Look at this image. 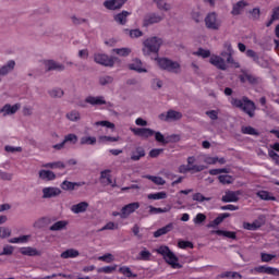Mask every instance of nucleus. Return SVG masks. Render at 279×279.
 Here are the masks:
<instances>
[{"instance_id":"obj_1","label":"nucleus","mask_w":279,"mask_h":279,"mask_svg":"<svg viewBox=\"0 0 279 279\" xmlns=\"http://www.w3.org/2000/svg\"><path fill=\"white\" fill-rule=\"evenodd\" d=\"M231 105H233L234 108H240V110L244 111L245 114L251 118H253L256 112V104L245 96L242 99L232 98Z\"/></svg>"},{"instance_id":"obj_2","label":"nucleus","mask_w":279,"mask_h":279,"mask_svg":"<svg viewBox=\"0 0 279 279\" xmlns=\"http://www.w3.org/2000/svg\"><path fill=\"white\" fill-rule=\"evenodd\" d=\"M157 254H160L172 269H182V265L178 263V256H175V253H173L169 246H160L157 248Z\"/></svg>"},{"instance_id":"obj_3","label":"nucleus","mask_w":279,"mask_h":279,"mask_svg":"<svg viewBox=\"0 0 279 279\" xmlns=\"http://www.w3.org/2000/svg\"><path fill=\"white\" fill-rule=\"evenodd\" d=\"M160 45H162V39L158 37H150L144 41V53L149 56V53H158L160 51Z\"/></svg>"},{"instance_id":"obj_4","label":"nucleus","mask_w":279,"mask_h":279,"mask_svg":"<svg viewBox=\"0 0 279 279\" xmlns=\"http://www.w3.org/2000/svg\"><path fill=\"white\" fill-rule=\"evenodd\" d=\"M157 62L160 69H163V71H169L170 73H180V63L175 61L167 58H161L158 59Z\"/></svg>"},{"instance_id":"obj_5","label":"nucleus","mask_w":279,"mask_h":279,"mask_svg":"<svg viewBox=\"0 0 279 279\" xmlns=\"http://www.w3.org/2000/svg\"><path fill=\"white\" fill-rule=\"evenodd\" d=\"M205 25L207 29L217 31L221 27V21L217 19V13L211 12L205 17Z\"/></svg>"},{"instance_id":"obj_6","label":"nucleus","mask_w":279,"mask_h":279,"mask_svg":"<svg viewBox=\"0 0 279 279\" xmlns=\"http://www.w3.org/2000/svg\"><path fill=\"white\" fill-rule=\"evenodd\" d=\"M94 60L97 64H101L102 66H114V62L119 60L117 57H108V54H95Z\"/></svg>"},{"instance_id":"obj_7","label":"nucleus","mask_w":279,"mask_h":279,"mask_svg":"<svg viewBox=\"0 0 279 279\" xmlns=\"http://www.w3.org/2000/svg\"><path fill=\"white\" fill-rule=\"evenodd\" d=\"M239 80L241 84H245L246 82H248L252 86H257V84L262 82L260 77L247 73V71H242V73L239 75Z\"/></svg>"},{"instance_id":"obj_8","label":"nucleus","mask_w":279,"mask_h":279,"mask_svg":"<svg viewBox=\"0 0 279 279\" xmlns=\"http://www.w3.org/2000/svg\"><path fill=\"white\" fill-rule=\"evenodd\" d=\"M154 136H155V141H157V143H161L162 145H169V143L180 142V135H177V134H172L167 138H165V135H162V133L157 131L154 133Z\"/></svg>"},{"instance_id":"obj_9","label":"nucleus","mask_w":279,"mask_h":279,"mask_svg":"<svg viewBox=\"0 0 279 279\" xmlns=\"http://www.w3.org/2000/svg\"><path fill=\"white\" fill-rule=\"evenodd\" d=\"M131 132L134 134V136H140V138H150V136H154L156 134V131L149 129V128H133L131 129Z\"/></svg>"},{"instance_id":"obj_10","label":"nucleus","mask_w":279,"mask_h":279,"mask_svg":"<svg viewBox=\"0 0 279 279\" xmlns=\"http://www.w3.org/2000/svg\"><path fill=\"white\" fill-rule=\"evenodd\" d=\"M165 19V15H160L157 13H149L145 15L143 25L144 27H149V25H154L156 23H160Z\"/></svg>"},{"instance_id":"obj_11","label":"nucleus","mask_w":279,"mask_h":279,"mask_svg":"<svg viewBox=\"0 0 279 279\" xmlns=\"http://www.w3.org/2000/svg\"><path fill=\"white\" fill-rule=\"evenodd\" d=\"M252 271H256V274H267L268 276H276L279 278V269L271 266H257Z\"/></svg>"},{"instance_id":"obj_12","label":"nucleus","mask_w":279,"mask_h":279,"mask_svg":"<svg viewBox=\"0 0 279 279\" xmlns=\"http://www.w3.org/2000/svg\"><path fill=\"white\" fill-rule=\"evenodd\" d=\"M62 191L58 187H44L43 197L44 199H51V197H58Z\"/></svg>"},{"instance_id":"obj_13","label":"nucleus","mask_w":279,"mask_h":279,"mask_svg":"<svg viewBox=\"0 0 279 279\" xmlns=\"http://www.w3.org/2000/svg\"><path fill=\"white\" fill-rule=\"evenodd\" d=\"M125 1L128 0H107L104 2V5L107 10H120V8L125 5Z\"/></svg>"},{"instance_id":"obj_14","label":"nucleus","mask_w":279,"mask_h":279,"mask_svg":"<svg viewBox=\"0 0 279 279\" xmlns=\"http://www.w3.org/2000/svg\"><path fill=\"white\" fill-rule=\"evenodd\" d=\"M204 169H206L205 166L181 165L179 167V173H189V171H193L194 173H199L201 171H204Z\"/></svg>"},{"instance_id":"obj_15","label":"nucleus","mask_w":279,"mask_h":279,"mask_svg":"<svg viewBox=\"0 0 279 279\" xmlns=\"http://www.w3.org/2000/svg\"><path fill=\"white\" fill-rule=\"evenodd\" d=\"M209 62L217 69H220V71H226L227 69L226 60H223V58L219 56H211L209 59Z\"/></svg>"},{"instance_id":"obj_16","label":"nucleus","mask_w":279,"mask_h":279,"mask_svg":"<svg viewBox=\"0 0 279 279\" xmlns=\"http://www.w3.org/2000/svg\"><path fill=\"white\" fill-rule=\"evenodd\" d=\"M85 104H89L90 106H106V99L104 98V96H87L85 98Z\"/></svg>"},{"instance_id":"obj_17","label":"nucleus","mask_w":279,"mask_h":279,"mask_svg":"<svg viewBox=\"0 0 279 279\" xmlns=\"http://www.w3.org/2000/svg\"><path fill=\"white\" fill-rule=\"evenodd\" d=\"M230 217L229 213L220 214L218 217H216L213 221H210L206 228H217V226H221L226 219Z\"/></svg>"},{"instance_id":"obj_18","label":"nucleus","mask_w":279,"mask_h":279,"mask_svg":"<svg viewBox=\"0 0 279 279\" xmlns=\"http://www.w3.org/2000/svg\"><path fill=\"white\" fill-rule=\"evenodd\" d=\"M20 254L23 256H43V252L32 246L21 247Z\"/></svg>"},{"instance_id":"obj_19","label":"nucleus","mask_w":279,"mask_h":279,"mask_svg":"<svg viewBox=\"0 0 279 279\" xmlns=\"http://www.w3.org/2000/svg\"><path fill=\"white\" fill-rule=\"evenodd\" d=\"M245 8H247V2L245 0H240L233 4L231 14L233 16H239V14H241L242 10H245Z\"/></svg>"},{"instance_id":"obj_20","label":"nucleus","mask_w":279,"mask_h":279,"mask_svg":"<svg viewBox=\"0 0 279 279\" xmlns=\"http://www.w3.org/2000/svg\"><path fill=\"white\" fill-rule=\"evenodd\" d=\"M129 69L131 71H136L137 73H147V69L143 68V62L141 59L133 60V62L129 65Z\"/></svg>"},{"instance_id":"obj_21","label":"nucleus","mask_w":279,"mask_h":279,"mask_svg":"<svg viewBox=\"0 0 279 279\" xmlns=\"http://www.w3.org/2000/svg\"><path fill=\"white\" fill-rule=\"evenodd\" d=\"M66 226H69V221L59 220L49 227L50 232H60L62 230H66Z\"/></svg>"},{"instance_id":"obj_22","label":"nucleus","mask_w":279,"mask_h":279,"mask_svg":"<svg viewBox=\"0 0 279 279\" xmlns=\"http://www.w3.org/2000/svg\"><path fill=\"white\" fill-rule=\"evenodd\" d=\"M173 230V222L168 223L167 226L158 229L154 232V238L159 239V236H165V234H169Z\"/></svg>"},{"instance_id":"obj_23","label":"nucleus","mask_w":279,"mask_h":279,"mask_svg":"<svg viewBox=\"0 0 279 279\" xmlns=\"http://www.w3.org/2000/svg\"><path fill=\"white\" fill-rule=\"evenodd\" d=\"M21 108V105L15 104V105H4L3 108L0 109V113L4 112L5 114H16L19 112V109Z\"/></svg>"},{"instance_id":"obj_24","label":"nucleus","mask_w":279,"mask_h":279,"mask_svg":"<svg viewBox=\"0 0 279 279\" xmlns=\"http://www.w3.org/2000/svg\"><path fill=\"white\" fill-rule=\"evenodd\" d=\"M39 178H40V180H44L45 182H51V181L56 180V173L51 170H40Z\"/></svg>"},{"instance_id":"obj_25","label":"nucleus","mask_w":279,"mask_h":279,"mask_svg":"<svg viewBox=\"0 0 279 279\" xmlns=\"http://www.w3.org/2000/svg\"><path fill=\"white\" fill-rule=\"evenodd\" d=\"M45 65L47 66V71H64V65L53 60L45 61Z\"/></svg>"},{"instance_id":"obj_26","label":"nucleus","mask_w":279,"mask_h":279,"mask_svg":"<svg viewBox=\"0 0 279 279\" xmlns=\"http://www.w3.org/2000/svg\"><path fill=\"white\" fill-rule=\"evenodd\" d=\"M128 16H130V12L122 11L114 15L116 23H119V25H125L128 23Z\"/></svg>"},{"instance_id":"obj_27","label":"nucleus","mask_w":279,"mask_h":279,"mask_svg":"<svg viewBox=\"0 0 279 279\" xmlns=\"http://www.w3.org/2000/svg\"><path fill=\"white\" fill-rule=\"evenodd\" d=\"M210 234H217L218 236H226L227 239L236 240V232L234 231L213 230Z\"/></svg>"},{"instance_id":"obj_28","label":"nucleus","mask_w":279,"mask_h":279,"mask_svg":"<svg viewBox=\"0 0 279 279\" xmlns=\"http://www.w3.org/2000/svg\"><path fill=\"white\" fill-rule=\"evenodd\" d=\"M257 197L259 199H263L264 202H276V196H272L270 192L262 190L256 193Z\"/></svg>"},{"instance_id":"obj_29","label":"nucleus","mask_w":279,"mask_h":279,"mask_svg":"<svg viewBox=\"0 0 279 279\" xmlns=\"http://www.w3.org/2000/svg\"><path fill=\"white\" fill-rule=\"evenodd\" d=\"M141 158H145V148L138 146L131 155V160L134 162L141 160Z\"/></svg>"},{"instance_id":"obj_30","label":"nucleus","mask_w":279,"mask_h":279,"mask_svg":"<svg viewBox=\"0 0 279 279\" xmlns=\"http://www.w3.org/2000/svg\"><path fill=\"white\" fill-rule=\"evenodd\" d=\"M144 178L146 180H150V182H154V184H156L157 186H165V184H167V181H165V179H162L161 177L146 174V175H144Z\"/></svg>"},{"instance_id":"obj_31","label":"nucleus","mask_w":279,"mask_h":279,"mask_svg":"<svg viewBox=\"0 0 279 279\" xmlns=\"http://www.w3.org/2000/svg\"><path fill=\"white\" fill-rule=\"evenodd\" d=\"M14 66H16V62H14V60L9 61L5 65L0 68V75H8L10 71H14Z\"/></svg>"},{"instance_id":"obj_32","label":"nucleus","mask_w":279,"mask_h":279,"mask_svg":"<svg viewBox=\"0 0 279 279\" xmlns=\"http://www.w3.org/2000/svg\"><path fill=\"white\" fill-rule=\"evenodd\" d=\"M80 256V251L74 248H69L61 253V258H77Z\"/></svg>"},{"instance_id":"obj_33","label":"nucleus","mask_w":279,"mask_h":279,"mask_svg":"<svg viewBox=\"0 0 279 279\" xmlns=\"http://www.w3.org/2000/svg\"><path fill=\"white\" fill-rule=\"evenodd\" d=\"M43 167L45 169H66V166L62 161L44 163Z\"/></svg>"},{"instance_id":"obj_34","label":"nucleus","mask_w":279,"mask_h":279,"mask_svg":"<svg viewBox=\"0 0 279 279\" xmlns=\"http://www.w3.org/2000/svg\"><path fill=\"white\" fill-rule=\"evenodd\" d=\"M53 221H56V219H52L50 217H43L36 221V227L45 228L46 226H50V223H53Z\"/></svg>"},{"instance_id":"obj_35","label":"nucleus","mask_w":279,"mask_h":279,"mask_svg":"<svg viewBox=\"0 0 279 279\" xmlns=\"http://www.w3.org/2000/svg\"><path fill=\"white\" fill-rule=\"evenodd\" d=\"M193 202H198V204H204V202H210L213 197H206L204 194L197 192L192 195Z\"/></svg>"},{"instance_id":"obj_36","label":"nucleus","mask_w":279,"mask_h":279,"mask_svg":"<svg viewBox=\"0 0 279 279\" xmlns=\"http://www.w3.org/2000/svg\"><path fill=\"white\" fill-rule=\"evenodd\" d=\"M119 272L125 276L126 278H138V275L133 274L132 269L128 266H122L119 268Z\"/></svg>"},{"instance_id":"obj_37","label":"nucleus","mask_w":279,"mask_h":279,"mask_svg":"<svg viewBox=\"0 0 279 279\" xmlns=\"http://www.w3.org/2000/svg\"><path fill=\"white\" fill-rule=\"evenodd\" d=\"M137 260H151V252L147 251V248H143L137 256Z\"/></svg>"},{"instance_id":"obj_38","label":"nucleus","mask_w":279,"mask_h":279,"mask_svg":"<svg viewBox=\"0 0 279 279\" xmlns=\"http://www.w3.org/2000/svg\"><path fill=\"white\" fill-rule=\"evenodd\" d=\"M222 202H239V196L234 192H227L226 195L222 196Z\"/></svg>"},{"instance_id":"obj_39","label":"nucleus","mask_w":279,"mask_h":279,"mask_svg":"<svg viewBox=\"0 0 279 279\" xmlns=\"http://www.w3.org/2000/svg\"><path fill=\"white\" fill-rule=\"evenodd\" d=\"M218 180L220 184H232L234 182V179L230 174H220Z\"/></svg>"},{"instance_id":"obj_40","label":"nucleus","mask_w":279,"mask_h":279,"mask_svg":"<svg viewBox=\"0 0 279 279\" xmlns=\"http://www.w3.org/2000/svg\"><path fill=\"white\" fill-rule=\"evenodd\" d=\"M113 52L117 53V56H122V58H128V56L132 53V50L130 48H116Z\"/></svg>"},{"instance_id":"obj_41","label":"nucleus","mask_w":279,"mask_h":279,"mask_svg":"<svg viewBox=\"0 0 279 279\" xmlns=\"http://www.w3.org/2000/svg\"><path fill=\"white\" fill-rule=\"evenodd\" d=\"M148 199H167V192H157V193H151L148 194Z\"/></svg>"},{"instance_id":"obj_42","label":"nucleus","mask_w":279,"mask_h":279,"mask_svg":"<svg viewBox=\"0 0 279 279\" xmlns=\"http://www.w3.org/2000/svg\"><path fill=\"white\" fill-rule=\"evenodd\" d=\"M95 143H97V137H94V136L81 137V145H95Z\"/></svg>"},{"instance_id":"obj_43","label":"nucleus","mask_w":279,"mask_h":279,"mask_svg":"<svg viewBox=\"0 0 279 279\" xmlns=\"http://www.w3.org/2000/svg\"><path fill=\"white\" fill-rule=\"evenodd\" d=\"M12 236V229L8 227H0V239H9Z\"/></svg>"},{"instance_id":"obj_44","label":"nucleus","mask_w":279,"mask_h":279,"mask_svg":"<svg viewBox=\"0 0 279 279\" xmlns=\"http://www.w3.org/2000/svg\"><path fill=\"white\" fill-rule=\"evenodd\" d=\"M154 2L156 3L158 10H165V12L171 10V7L165 0H154Z\"/></svg>"},{"instance_id":"obj_45","label":"nucleus","mask_w":279,"mask_h":279,"mask_svg":"<svg viewBox=\"0 0 279 279\" xmlns=\"http://www.w3.org/2000/svg\"><path fill=\"white\" fill-rule=\"evenodd\" d=\"M241 132L242 134H248L250 136H258L256 129L252 126H242Z\"/></svg>"},{"instance_id":"obj_46","label":"nucleus","mask_w":279,"mask_h":279,"mask_svg":"<svg viewBox=\"0 0 279 279\" xmlns=\"http://www.w3.org/2000/svg\"><path fill=\"white\" fill-rule=\"evenodd\" d=\"M119 141V137H112L108 135H101L98 137L99 143H117Z\"/></svg>"},{"instance_id":"obj_47","label":"nucleus","mask_w":279,"mask_h":279,"mask_svg":"<svg viewBox=\"0 0 279 279\" xmlns=\"http://www.w3.org/2000/svg\"><path fill=\"white\" fill-rule=\"evenodd\" d=\"M220 278H239L242 279L243 276L236 271H226L220 275Z\"/></svg>"},{"instance_id":"obj_48","label":"nucleus","mask_w":279,"mask_h":279,"mask_svg":"<svg viewBox=\"0 0 279 279\" xmlns=\"http://www.w3.org/2000/svg\"><path fill=\"white\" fill-rule=\"evenodd\" d=\"M253 223L255 225V228L257 230H259V228H263V226H265V223H267V219L265 218L264 215L259 216L257 219H255L253 221Z\"/></svg>"},{"instance_id":"obj_49","label":"nucleus","mask_w":279,"mask_h":279,"mask_svg":"<svg viewBox=\"0 0 279 279\" xmlns=\"http://www.w3.org/2000/svg\"><path fill=\"white\" fill-rule=\"evenodd\" d=\"M75 186H77V183H73L71 181H63L61 184V189H63V191H74Z\"/></svg>"},{"instance_id":"obj_50","label":"nucleus","mask_w":279,"mask_h":279,"mask_svg":"<svg viewBox=\"0 0 279 279\" xmlns=\"http://www.w3.org/2000/svg\"><path fill=\"white\" fill-rule=\"evenodd\" d=\"M134 213V210H123L121 213L119 211H113L112 217H121V219H128Z\"/></svg>"},{"instance_id":"obj_51","label":"nucleus","mask_w":279,"mask_h":279,"mask_svg":"<svg viewBox=\"0 0 279 279\" xmlns=\"http://www.w3.org/2000/svg\"><path fill=\"white\" fill-rule=\"evenodd\" d=\"M182 118V113L175 110H169L167 112V119H173L174 121H178Z\"/></svg>"},{"instance_id":"obj_52","label":"nucleus","mask_w":279,"mask_h":279,"mask_svg":"<svg viewBox=\"0 0 279 279\" xmlns=\"http://www.w3.org/2000/svg\"><path fill=\"white\" fill-rule=\"evenodd\" d=\"M29 241V235H21L19 238H12L9 243H27Z\"/></svg>"},{"instance_id":"obj_53","label":"nucleus","mask_w":279,"mask_h":279,"mask_svg":"<svg viewBox=\"0 0 279 279\" xmlns=\"http://www.w3.org/2000/svg\"><path fill=\"white\" fill-rule=\"evenodd\" d=\"M106 230H119V223H114L112 221L108 222L101 229H99V232H104Z\"/></svg>"},{"instance_id":"obj_54","label":"nucleus","mask_w":279,"mask_h":279,"mask_svg":"<svg viewBox=\"0 0 279 279\" xmlns=\"http://www.w3.org/2000/svg\"><path fill=\"white\" fill-rule=\"evenodd\" d=\"M63 143H72V145H75L77 143V135L70 133L64 136Z\"/></svg>"},{"instance_id":"obj_55","label":"nucleus","mask_w":279,"mask_h":279,"mask_svg":"<svg viewBox=\"0 0 279 279\" xmlns=\"http://www.w3.org/2000/svg\"><path fill=\"white\" fill-rule=\"evenodd\" d=\"M112 271H117V265L105 266L98 269L99 274H112Z\"/></svg>"},{"instance_id":"obj_56","label":"nucleus","mask_w":279,"mask_h":279,"mask_svg":"<svg viewBox=\"0 0 279 279\" xmlns=\"http://www.w3.org/2000/svg\"><path fill=\"white\" fill-rule=\"evenodd\" d=\"M246 56L247 58H252V60L255 61L256 64L259 63L260 57H258V53H256V51L248 49L246 50Z\"/></svg>"},{"instance_id":"obj_57","label":"nucleus","mask_w":279,"mask_h":279,"mask_svg":"<svg viewBox=\"0 0 279 279\" xmlns=\"http://www.w3.org/2000/svg\"><path fill=\"white\" fill-rule=\"evenodd\" d=\"M178 247H180L181 250H186V247H190V250H193L194 245H193V242L191 241L181 240L178 242Z\"/></svg>"},{"instance_id":"obj_58","label":"nucleus","mask_w":279,"mask_h":279,"mask_svg":"<svg viewBox=\"0 0 279 279\" xmlns=\"http://www.w3.org/2000/svg\"><path fill=\"white\" fill-rule=\"evenodd\" d=\"M141 204L138 202L131 203L121 208V210H138Z\"/></svg>"},{"instance_id":"obj_59","label":"nucleus","mask_w":279,"mask_h":279,"mask_svg":"<svg viewBox=\"0 0 279 279\" xmlns=\"http://www.w3.org/2000/svg\"><path fill=\"white\" fill-rule=\"evenodd\" d=\"M112 82H114V78L112 76H109V75L101 76L99 78V84L101 86H106L107 84H112Z\"/></svg>"},{"instance_id":"obj_60","label":"nucleus","mask_w":279,"mask_h":279,"mask_svg":"<svg viewBox=\"0 0 279 279\" xmlns=\"http://www.w3.org/2000/svg\"><path fill=\"white\" fill-rule=\"evenodd\" d=\"M88 208V203L87 202H81L76 205H73L71 207V210H86Z\"/></svg>"},{"instance_id":"obj_61","label":"nucleus","mask_w":279,"mask_h":279,"mask_svg":"<svg viewBox=\"0 0 279 279\" xmlns=\"http://www.w3.org/2000/svg\"><path fill=\"white\" fill-rule=\"evenodd\" d=\"M262 263H271L276 255L269 253H262L260 254Z\"/></svg>"},{"instance_id":"obj_62","label":"nucleus","mask_w":279,"mask_h":279,"mask_svg":"<svg viewBox=\"0 0 279 279\" xmlns=\"http://www.w3.org/2000/svg\"><path fill=\"white\" fill-rule=\"evenodd\" d=\"M66 119H69V121H80V112L73 110L66 113Z\"/></svg>"},{"instance_id":"obj_63","label":"nucleus","mask_w":279,"mask_h":279,"mask_svg":"<svg viewBox=\"0 0 279 279\" xmlns=\"http://www.w3.org/2000/svg\"><path fill=\"white\" fill-rule=\"evenodd\" d=\"M193 221L196 226H202L206 221V215L197 214Z\"/></svg>"},{"instance_id":"obj_64","label":"nucleus","mask_w":279,"mask_h":279,"mask_svg":"<svg viewBox=\"0 0 279 279\" xmlns=\"http://www.w3.org/2000/svg\"><path fill=\"white\" fill-rule=\"evenodd\" d=\"M50 97H62L64 95V90L61 88H53L49 92Z\"/></svg>"}]
</instances>
